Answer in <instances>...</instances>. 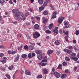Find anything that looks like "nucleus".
I'll return each mask as SVG.
<instances>
[{
  "label": "nucleus",
  "mask_w": 79,
  "mask_h": 79,
  "mask_svg": "<svg viewBox=\"0 0 79 79\" xmlns=\"http://www.w3.org/2000/svg\"><path fill=\"white\" fill-rule=\"evenodd\" d=\"M12 12L13 14L14 15L15 17L17 19H19L23 21L26 20V18L22 13L19 12V10L15 9L12 10Z\"/></svg>",
  "instance_id": "obj_1"
},
{
  "label": "nucleus",
  "mask_w": 79,
  "mask_h": 79,
  "mask_svg": "<svg viewBox=\"0 0 79 79\" xmlns=\"http://www.w3.org/2000/svg\"><path fill=\"white\" fill-rule=\"evenodd\" d=\"M32 35L33 36L34 39H37V37H39L40 36V33L37 31H35V33H34Z\"/></svg>",
  "instance_id": "obj_2"
},
{
  "label": "nucleus",
  "mask_w": 79,
  "mask_h": 79,
  "mask_svg": "<svg viewBox=\"0 0 79 79\" xmlns=\"http://www.w3.org/2000/svg\"><path fill=\"white\" fill-rule=\"evenodd\" d=\"M64 25H65L64 27V28L67 29V28H68L69 27V23H68V21L65 20L64 22Z\"/></svg>",
  "instance_id": "obj_3"
},
{
  "label": "nucleus",
  "mask_w": 79,
  "mask_h": 79,
  "mask_svg": "<svg viewBox=\"0 0 79 79\" xmlns=\"http://www.w3.org/2000/svg\"><path fill=\"white\" fill-rule=\"evenodd\" d=\"M64 19V17H61L60 18H59L58 19V22L59 24H61L62 22H63V20Z\"/></svg>",
  "instance_id": "obj_4"
},
{
  "label": "nucleus",
  "mask_w": 79,
  "mask_h": 79,
  "mask_svg": "<svg viewBox=\"0 0 79 79\" xmlns=\"http://www.w3.org/2000/svg\"><path fill=\"white\" fill-rule=\"evenodd\" d=\"M70 58H71V59H72L73 61H77L78 60V58L77 57H76L75 56H69Z\"/></svg>",
  "instance_id": "obj_5"
},
{
  "label": "nucleus",
  "mask_w": 79,
  "mask_h": 79,
  "mask_svg": "<svg viewBox=\"0 0 79 79\" xmlns=\"http://www.w3.org/2000/svg\"><path fill=\"white\" fill-rule=\"evenodd\" d=\"M54 75L57 78H59L60 77V73H59L58 72H55Z\"/></svg>",
  "instance_id": "obj_6"
},
{
  "label": "nucleus",
  "mask_w": 79,
  "mask_h": 79,
  "mask_svg": "<svg viewBox=\"0 0 79 79\" xmlns=\"http://www.w3.org/2000/svg\"><path fill=\"white\" fill-rule=\"evenodd\" d=\"M35 52L37 54H41V53H42V51L41 50H40L38 49H36L35 51Z\"/></svg>",
  "instance_id": "obj_7"
},
{
  "label": "nucleus",
  "mask_w": 79,
  "mask_h": 79,
  "mask_svg": "<svg viewBox=\"0 0 79 79\" xmlns=\"http://www.w3.org/2000/svg\"><path fill=\"white\" fill-rule=\"evenodd\" d=\"M25 73L27 75H29V76L31 75V72H30L27 70H25Z\"/></svg>",
  "instance_id": "obj_8"
},
{
  "label": "nucleus",
  "mask_w": 79,
  "mask_h": 79,
  "mask_svg": "<svg viewBox=\"0 0 79 79\" xmlns=\"http://www.w3.org/2000/svg\"><path fill=\"white\" fill-rule=\"evenodd\" d=\"M63 32L64 35H68V34H69V31H65L63 29Z\"/></svg>",
  "instance_id": "obj_9"
},
{
  "label": "nucleus",
  "mask_w": 79,
  "mask_h": 79,
  "mask_svg": "<svg viewBox=\"0 0 79 79\" xmlns=\"http://www.w3.org/2000/svg\"><path fill=\"white\" fill-rule=\"evenodd\" d=\"M37 57L39 60H41L42 58L44 57V56L40 54L38 56H37Z\"/></svg>",
  "instance_id": "obj_10"
},
{
  "label": "nucleus",
  "mask_w": 79,
  "mask_h": 79,
  "mask_svg": "<svg viewBox=\"0 0 79 79\" xmlns=\"http://www.w3.org/2000/svg\"><path fill=\"white\" fill-rule=\"evenodd\" d=\"M54 44L56 45H59L60 44V41H59V40H56L55 41Z\"/></svg>",
  "instance_id": "obj_11"
},
{
  "label": "nucleus",
  "mask_w": 79,
  "mask_h": 79,
  "mask_svg": "<svg viewBox=\"0 0 79 79\" xmlns=\"http://www.w3.org/2000/svg\"><path fill=\"white\" fill-rule=\"evenodd\" d=\"M19 58V55L18 54L16 58L14 60V62H16L17 61Z\"/></svg>",
  "instance_id": "obj_12"
},
{
  "label": "nucleus",
  "mask_w": 79,
  "mask_h": 79,
  "mask_svg": "<svg viewBox=\"0 0 79 79\" xmlns=\"http://www.w3.org/2000/svg\"><path fill=\"white\" fill-rule=\"evenodd\" d=\"M43 73L45 74H46L48 73V70L47 69H43Z\"/></svg>",
  "instance_id": "obj_13"
},
{
  "label": "nucleus",
  "mask_w": 79,
  "mask_h": 79,
  "mask_svg": "<svg viewBox=\"0 0 79 79\" xmlns=\"http://www.w3.org/2000/svg\"><path fill=\"white\" fill-rule=\"evenodd\" d=\"M52 71L51 72V75H53V74H55V70L54 67L52 68Z\"/></svg>",
  "instance_id": "obj_14"
},
{
  "label": "nucleus",
  "mask_w": 79,
  "mask_h": 79,
  "mask_svg": "<svg viewBox=\"0 0 79 79\" xmlns=\"http://www.w3.org/2000/svg\"><path fill=\"white\" fill-rule=\"evenodd\" d=\"M34 28L35 29H38L39 28V26L38 24H36L34 26Z\"/></svg>",
  "instance_id": "obj_15"
},
{
  "label": "nucleus",
  "mask_w": 79,
  "mask_h": 79,
  "mask_svg": "<svg viewBox=\"0 0 79 79\" xmlns=\"http://www.w3.org/2000/svg\"><path fill=\"white\" fill-rule=\"evenodd\" d=\"M53 52V50H49L48 51V53H47L48 55H49L51 54H52V53Z\"/></svg>",
  "instance_id": "obj_16"
},
{
  "label": "nucleus",
  "mask_w": 79,
  "mask_h": 79,
  "mask_svg": "<svg viewBox=\"0 0 79 79\" xmlns=\"http://www.w3.org/2000/svg\"><path fill=\"white\" fill-rule=\"evenodd\" d=\"M44 10V7L43 6L40 7L39 8V10L40 12H41L42 10Z\"/></svg>",
  "instance_id": "obj_17"
},
{
  "label": "nucleus",
  "mask_w": 79,
  "mask_h": 79,
  "mask_svg": "<svg viewBox=\"0 0 79 79\" xmlns=\"http://www.w3.org/2000/svg\"><path fill=\"white\" fill-rule=\"evenodd\" d=\"M74 49L76 51V52H79V49L77 48L76 46L75 45L73 46Z\"/></svg>",
  "instance_id": "obj_18"
},
{
  "label": "nucleus",
  "mask_w": 79,
  "mask_h": 79,
  "mask_svg": "<svg viewBox=\"0 0 79 79\" xmlns=\"http://www.w3.org/2000/svg\"><path fill=\"white\" fill-rule=\"evenodd\" d=\"M42 21L43 23H44V24H46V23H47V22L48 21V19H42Z\"/></svg>",
  "instance_id": "obj_19"
},
{
  "label": "nucleus",
  "mask_w": 79,
  "mask_h": 79,
  "mask_svg": "<svg viewBox=\"0 0 79 79\" xmlns=\"http://www.w3.org/2000/svg\"><path fill=\"white\" fill-rule=\"evenodd\" d=\"M38 3H39L41 5L43 4V3H44V1L42 0H38Z\"/></svg>",
  "instance_id": "obj_20"
},
{
  "label": "nucleus",
  "mask_w": 79,
  "mask_h": 79,
  "mask_svg": "<svg viewBox=\"0 0 79 79\" xmlns=\"http://www.w3.org/2000/svg\"><path fill=\"white\" fill-rule=\"evenodd\" d=\"M52 31L54 33H56V34H58V31L56 29H54L52 30Z\"/></svg>",
  "instance_id": "obj_21"
},
{
  "label": "nucleus",
  "mask_w": 79,
  "mask_h": 79,
  "mask_svg": "<svg viewBox=\"0 0 79 79\" xmlns=\"http://www.w3.org/2000/svg\"><path fill=\"white\" fill-rule=\"evenodd\" d=\"M67 75L64 73H63L61 77H60L61 78H64L65 76H67Z\"/></svg>",
  "instance_id": "obj_22"
},
{
  "label": "nucleus",
  "mask_w": 79,
  "mask_h": 79,
  "mask_svg": "<svg viewBox=\"0 0 79 79\" xmlns=\"http://www.w3.org/2000/svg\"><path fill=\"white\" fill-rule=\"evenodd\" d=\"M53 23H51L50 25L48 26V27L49 29H52V27H53Z\"/></svg>",
  "instance_id": "obj_23"
},
{
  "label": "nucleus",
  "mask_w": 79,
  "mask_h": 79,
  "mask_svg": "<svg viewBox=\"0 0 79 79\" xmlns=\"http://www.w3.org/2000/svg\"><path fill=\"white\" fill-rule=\"evenodd\" d=\"M65 60L67 61H70V59L68 57H65Z\"/></svg>",
  "instance_id": "obj_24"
},
{
  "label": "nucleus",
  "mask_w": 79,
  "mask_h": 79,
  "mask_svg": "<svg viewBox=\"0 0 79 79\" xmlns=\"http://www.w3.org/2000/svg\"><path fill=\"white\" fill-rule=\"evenodd\" d=\"M45 32L47 34H50L52 32V31H50L49 30H47L45 31Z\"/></svg>",
  "instance_id": "obj_25"
},
{
  "label": "nucleus",
  "mask_w": 79,
  "mask_h": 79,
  "mask_svg": "<svg viewBox=\"0 0 79 79\" xmlns=\"http://www.w3.org/2000/svg\"><path fill=\"white\" fill-rule=\"evenodd\" d=\"M58 69H62V65L61 64H60L58 67Z\"/></svg>",
  "instance_id": "obj_26"
},
{
  "label": "nucleus",
  "mask_w": 79,
  "mask_h": 79,
  "mask_svg": "<svg viewBox=\"0 0 79 79\" xmlns=\"http://www.w3.org/2000/svg\"><path fill=\"white\" fill-rule=\"evenodd\" d=\"M68 37H69V36H68V35L64 37L65 40H66V41H68Z\"/></svg>",
  "instance_id": "obj_27"
},
{
  "label": "nucleus",
  "mask_w": 79,
  "mask_h": 79,
  "mask_svg": "<svg viewBox=\"0 0 79 79\" xmlns=\"http://www.w3.org/2000/svg\"><path fill=\"white\" fill-rule=\"evenodd\" d=\"M42 75L41 74H40L38 76H37V78L38 79H41V78H42Z\"/></svg>",
  "instance_id": "obj_28"
},
{
  "label": "nucleus",
  "mask_w": 79,
  "mask_h": 79,
  "mask_svg": "<svg viewBox=\"0 0 79 79\" xmlns=\"http://www.w3.org/2000/svg\"><path fill=\"white\" fill-rule=\"evenodd\" d=\"M48 14V12H47V11L46 10H45L43 12V15H47Z\"/></svg>",
  "instance_id": "obj_29"
},
{
  "label": "nucleus",
  "mask_w": 79,
  "mask_h": 79,
  "mask_svg": "<svg viewBox=\"0 0 79 79\" xmlns=\"http://www.w3.org/2000/svg\"><path fill=\"white\" fill-rule=\"evenodd\" d=\"M27 55L26 54H23L21 55V57L22 58H26V57H27Z\"/></svg>",
  "instance_id": "obj_30"
},
{
  "label": "nucleus",
  "mask_w": 79,
  "mask_h": 79,
  "mask_svg": "<svg viewBox=\"0 0 79 79\" xmlns=\"http://www.w3.org/2000/svg\"><path fill=\"white\" fill-rule=\"evenodd\" d=\"M29 49L30 50H32L34 49V48L32 46H29Z\"/></svg>",
  "instance_id": "obj_31"
},
{
  "label": "nucleus",
  "mask_w": 79,
  "mask_h": 79,
  "mask_svg": "<svg viewBox=\"0 0 79 79\" xmlns=\"http://www.w3.org/2000/svg\"><path fill=\"white\" fill-rule=\"evenodd\" d=\"M62 64L63 66H66L67 64V62L65 61H64L63 62Z\"/></svg>",
  "instance_id": "obj_32"
},
{
  "label": "nucleus",
  "mask_w": 79,
  "mask_h": 79,
  "mask_svg": "<svg viewBox=\"0 0 79 79\" xmlns=\"http://www.w3.org/2000/svg\"><path fill=\"white\" fill-rule=\"evenodd\" d=\"M13 67H14L13 65H11L8 68L9 70H11L12 68H13Z\"/></svg>",
  "instance_id": "obj_33"
},
{
  "label": "nucleus",
  "mask_w": 79,
  "mask_h": 79,
  "mask_svg": "<svg viewBox=\"0 0 79 79\" xmlns=\"http://www.w3.org/2000/svg\"><path fill=\"white\" fill-rule=\"evenodd\" d=\"M5 0H0V3L1 4H3L5 3Z\"/></svg>",
  "instance_id": "obj_34"
},
{
  "label": "nucleus",
  "mask_w": 79,
  "mask_h": 79,
  "mask_svg": "<svg viewBox=\"0 0 79 79\" xmlns=\"http://www.w3.org/2000/svg\"><path fill=\"white\" fill-rule=\"evenodd\" d=\"M75 34L77 35H78L79 34V30H76Z\"/></svg>",
  "instance_id": "obj_35"
},
{
  "label": "nucleus",
  "mask_w": 79,
  "mask_h": 79,
  "mask_svg": "<svg viewBox=\"0 0 79 79\" xmlns=\"http://www.w3.org/2000/svg\"><path fill=\"white\" fill-rule=\"evenodd\" d=\"M47 2H46V1H45L43 5L44 6H47Z\"/></svg>",
  "instance_id": "obj_36"
},
{
  "label": "nucleus",
  "mask_w": 79,
  "mask_h": 79,
  "mask_svg": "<svg viewBox=\"0 0 79 79\" xmlns=\"http://www.w3.org/2000/svg\"><path fill=\"white\" fill-rule=\"evenodd\" d=\"M65 73L66 74H68L69 73V71L68 69H66L65 70Z\"/></svg>",
  "instance_id": "obj_37"
},
{
  "label": "nucleus",
  "mask_w": 79,
  "mask_h": 79,
  "mask_svg": "<svg viewBox=\"0 0 79 79\" xmlns=\"http://www.w3.org/2000/svg\"><path fill=\"white\" fill-rule=\"evenodd\" d=\"M46 65H47L46 63H42L41 64V66H46Z\"/></svg>",
  "instance_id": "obj_38"
},
{
  "label": "nucleus",
  "mask_w": 79,
  "mask_h": 79,
  "mask_svg": "<svg viewBox=\"0 0 79 79\" xmlns=\"http://www.w3.org/2000/svg\"><path fill=\"white\" fill-rule=\"evenodd\" d=\"M6 76L7 77L8 79H10V76L9 75L6 74Z\"/></svg>",
  "instance_id": "obj_39"
},
{
  "label": "nucleus",
  "mask_w": 79,
  "mask_h": 79,
  "mask_svg": "<svg viewBox=\"0 0 79 79\" xmlns=\"http://www.w3.org/2000/svg\"><path fill=\"white\" fill-rule=\"evenodd\" d=\"M72 51L68 50L67 53L68 54H70V53H72Z\"/></svg>",
  "instance_id": "obj_40"
},
{
  "label": "nucleus",
  "mask_w": 79,
  "mask_h": 79,
  "mask_svg": "<svg viewBox=\"0 0 79 79\" xmlns=\"http://www.w3.org/2000/svg\"><path fill=\"white\" fill-rule=\"evenodd\" d=\"M59 32L60 34H63V31H62V29H60L59 30Z\"/></svg>",
  "instance_id": "obj_41"
},
{
  "label": "nucleus",
  "mask_w": 79,
  "mask_h": 79,
  "mask_svg": "<svg viewBox=\"0 0 79 79\" xmlns=\"http://www.w3.org/2000/svg\"><path fill=\"white\" fill-rule=\"evenodd\" d=\"M4 54L3 53H0V57H2L3 56H4Z\"/></svg>",
  "instance_id": "obj_42"
},
{
  "label": "nucleus",
  "mask_w": 79,
  "mask_h": 79,
  "mask_svg": "<svg viewBox=\"0 0 79 79\" xmlns=\"http://www.w3.org/2000/svg\"><path fill=\"white\" fill-rule=\"evenodd\" d=\"M36 18L38 21H39V20L40 19V17H39L36 16Z\"/></svg>",
  "instance_id": "obj_43"
},
{
  "label": "nucleus",
  "mask_w": 79,
  "mask_h": 79,
  "mask_svg": "<svg viewBox=\"0 0 79 79\" xmlns=\"http://www.w3.org/2000/svg\"><path fill=\"white\" fill-rule=\"evenodd\" d=\"M71 56H76V53H73L71 54Z\"/></svg>",
  "instance_id": "obj_44"
},
{
  "label": "nucleus",
  "mask_w": 79,
  "mask_h": 79,
  "mask_svg": "<svg viewBox=\"0 0 79 79\" xmlns=\"http://www.w3.org/2000/svg\"><path fill=\"white\" fill-rule=\"evenodd\" d=\"M24 48L25 49H26L27 50H28L29 49L28 48V46H24Z\"/></svg>",
  "instance_id": "obj_45"
},
{
  "label": "nucleus",
  "mask_w": 79,
  "mask_h": 79,
  "mask_svg": "<svg viewBox=\"0 0 79 79\" xmlns=\"http://www.w3.org/2000/svg\"><path fill=\"white\" fill-rule=\"evenodd\" d=\"M47 59H44L42 60V62H47Z\"/></svg>",
  "instance_id": "obj_46"
},
{
  "label": "nucleus",
  "mask_w": 79,
  "mask_h": 79,
  "mask_svg": "<svg viewBox=\"0 0 79 79\" xmlns=\"http://www.w3.org/2000/svg\"><path fill=\"white\" fill-rule=\"evenodd\" d=\"M28 57L31 58V53H30L28 54Z\"/></svg>",
  "instance_id": "obj_47"
},
{
  "label": "nucleus",
  "mask_w": 79,
  "mask_h": 79,
  "mask_svg": "<svg viewBox=\"0 0 79 79\" xmlns=\"http://www.w3.org/2000/svg\"><path fill=\"white\" fill-rule=\"evenodd\" d=\"M1 62H2V63H6V60H1Z\"/></svg>",
  "instance_id": "obj_48"
},
{
  "label": "nucleus",
  "mask_w": 79,
  "mask_h": 79,
  "mask_svg": "<svg viewBox=\"0 0 79 79\" xmlns=\"http://www.w3.org/2000/svg\"><path fill=\"white\" fill-rule=\"evenodd\" d=\"M52 18H56V15H53L52 16Z\"/></svg>",
  "instance_id": "obj_49"
},
{
  "label": "nucleus",
  "mask_w": 79,
  "mask_h": 79,
  "mask_svg": "<svg viewBox=\"0 0 79 79\" xmlns=\"http://www.w3.org/2000/svg\"><path fill=\"white\" fill-rule=\"evenodd\" d=\"M18 36L19 37V38H21V37H22V35L21 34H18Z\"/></svg>",
  "instance_id": "obj_50"
},
{
  "label": "nucleus",
  "mask_w": 79,
  "mask_h": 79,
  "mask_svg": "<svg viewBox=\"0 0 79 79\" xmlns=\"http://www.w3.org/2000/svg\"><path fill=\"white\" fill-rule=\"evenodd\" d=\"M35 56V54L34 53H32V57H33Z\"/></svg>",
  "instance_id": "obj_51"
},
{
  "label": "nucleus",
  "mask_w": 79,
  "mask_h": 79,
  "mask_svg": "<svg viewBox=\"0 0 79 79\" xmlns=\"http://www.w3.org/2000/svg\"><path fill=\"white\" fill-rule=\"evenodd\" d=\"M8 53H9V54H11V55H12V51H8Z\"/></svg>",
  "instance_id": "obj_52"
},
{
  "label": "nucleus",
  "mask_w": 79,
  "mask_h": 79,
  "mask_svg": "<svg viewBox=\"0 0 79 79\" xmlns=\"http://www.w3.org/2000/svg\"><path fill=\"white\" fill-rule=\"evenodd\" d=\"M60 53L61 52H60V51H57L56 53L57 55H60Z\"/></svg>",
  "instance_id": "obj_53"
},
{
  "label": "nucleus",
  "mask_w": 79,
  "mask_h": 79,
  "mask_svg": "<svg viewBox=\"0 0 79 79\" xmlns=\"http://www.w3.org/2000/svg\"><path fill=\"white\" fill-rule=\"evenodd\" d=\"M68 49H65L64 50V51L66 53L68 52Z\"/></svg>",
  "instance_id": "obj_54"
},
{
  "label": "nucleus",
  "mask_w": 79,
  "mask_h": 79,
  "mask_svg": "<svg viewBox=\"0 0 79 79\" xmlns=\"http://www.w3.org/2000/svg\"><path fill=\"white\" fill-rule=\"evenodd\" d=\"M15 53H16V51H12V55H13Z\"/></svg>",
  "instance_id": "obj_55"
},
{
  "label": "nucleus",
  "mask_w": 79,
  "mask_h": 79,
  "mask_svg": "<svg viewBox=\"0 0 79 79\" xmlns=\"http://www.w3.org/2000/svg\"><path fill=\"white\" fill-rule=\"evenodd\" d=\"M25 15L26 16H27V15H29V12H26L25 13Z\"/></svg>",
  "instance_id": "obj_56"
},
{
  "label": "nucleus",
  "mask_w": 79,
  "mask_h": 79,
  "mask_svg": "<svg viewBox=\"0 0 79 79\" xmlns=\"http://www.w3.org/2000/svg\"><path fill=\"white\" fill-rule=\"evenodd\" d=\"M73 48V46H69V49H71Z\"/></svg>",
  "instance_id": "obj_57"
},
{
  "label": "nucleus",
  "mask_w": 79,
  "mask_h": 79,
  "mask_svg": "<svg viewBox=\"0 0 79 79\" xmlns=\"http://www.w3.org/2000/svg\"><path fill=\"white\" fill-rule=\"evenodd\" d=\"M26 25H27V26H29V25H30V23L29 22H27L26 23Z\"/></svg>",
  "instance_id": "obj_58"
},
{
  "label": "nucleus",
  "mask_w": 79,
  "mask_h": 79,
  "mask_svg": "<svg viewBox=\"0 0 79 79\" xmlns=\"http://www.w3.org/2000/svg\"><path fill=\"white\" fill-rule=\"evenodd\" d=\"M26 37H27V39H30V36H28L27 35Z\"/></svg>",
  "instance_id": "obj_59"
},
{
  "label": "nucleus",
  "mask_w": 79,
  "mask_h": 79,
  "mask_svg": "<svg viewBox=\"0 0 79 79\" xmlns=\"http://www.w3.org/2000/svg\"><path fill=\"white\" fill-rule=\"evenodd\" d=\"M1 24H4V20H2L1 21Z\"/></svg>",
  "instance_id": "obj_60"
},
{
  "label": "nucleus",
  "mask_w": 79,
  "mask_h": 79,
  "mask_svg": "<svg viewBox=\"0 0 79 79\" xmlns=\"http://www.w3.org/2000/svg\"><path fill=\"white\" fill-rule=\"evenodd\" d=\"M51 7L52 8V10H55V8H54V7H53V6H52Z\"/></svg>",
  "instance_id": "obj_61"
},
{
  "label": "nucleus",
  "mask_w": 79,
  "mask_h": 79,
  "mask_svg": "<svg viewBox=\"0 0 79 79\" xmlns=\"http://www.w3.org/2000/svg\"><path fill=\"white\" fill-rule=\"evenodd\" d=\"M77 69V67H75L74 68V70L76 71Z\"/></svg>",
  "instance_id": "obj_62"
},
{
  "label": "nucleus",
  "mask_w": 79,
  "mask_h": 79,
  "mask_svg": "<svg viewBox=\"0 0 79 79\" xmlns=\"http://www.w3.org/2000/svg\"><path fill=\"white\" fill-rule=\"evenodd\" d=\"M73 44H76V40H74L73 41Z\"/></svg>",
  "instance_id": "obj_63"
},
{
  "label": "nucleus",
  "mask_w": 79,
  "mask_h": 79,
  "mask_svg": "<svg viewBox=\"0 0 79 79\" xmlns=\"http://www.w3.org/2000/svg\"><path fill=\"white\" fill-rule=\"evenodd\" d=\"M18 50H21V48L20 47H18Z\"/></svg>",
  "instance_id": "obj_64"
}]
</instances>
